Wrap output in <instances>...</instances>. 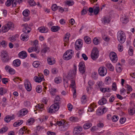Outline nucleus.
I'll list each match as a JSON object with an SVG mask.
<instances>
[{
	"mask_svg": "<svg viewBox=\"0 0 135 135\" xmlns=\"http://www.w3.org/2000/svg\"><path fill=\"white\" fill-rule=\"evenodd\" d=\"M14 27V25L13 23L11 22H9L7 24L2 27V31L3 33H5L9 29L12 30Z\"/></svg>",
	"mask_w": 135,
	"mask_h": 135,
	"instance_id": "1",
	"label": "nucleus"
},
{
	"mask_svg": "<svg viewBox=\"0 0 135 135\" xmlns=\"http://www.w3.org/2000/svg\"><path fill=\"white\" fill-rule=\"evenodd\" d=\"M76 68L75 64L74 65V69L73 70H70L68 73L66 78L69 79H73L75 77L76 74Z\"/></svg>",
	"mask_w": 135,
	"mask_h": 135,
	"instance_id": "2",
	"label": "nucleus"
},
{
	"mask_svg": "<svg viewBox=\"0 0 135 135\" xmlns=\"http://www.w3.org/2000/svg\"><path fill=\"white\" fill-rule=\"evenodd\" d=\"M1 54L2 60L3 62H8L10 61L11 58H9L7 52L6 51H2Z\"/></svg>",
	"mask_w": 135,
	"mask_h": 135,
	"instance_id": "3",
	"label": "nucleus"
},
{
	"mask_svg": "<svg viewBox=\"0 0 135 135\" xmlns=\"http://www.w3.org/2000/svg\"><path fill=\"white\" fill-rule=\"evenodd\" d=\"M73 53L74 52L72 50H69L67 51L64 54V59L66 60H69L72 58Z\"/></svg>",
	"mask_w": 135,
	"mask_h": 135,
	"instance_id": "4",
	"label": "nucleus"
},
{
	"mask_svg": "<svg viewBox=\"0 0 135 135\" xmlns=\"http://www.w3.org/2000/svg\"><path fill=\"white\" fill-rule=\"evenodd\" d=\"M99 55V51L97 48H94L92 50L91 54V57L93 60L97 58Z\"/></svg>",
	"mask_w": 135,
	"mask_h": 135,
	"instance_id": "5",
	"label": "nucleus"
},
{
	"mask_svg": "<svg viewBox=\"0 0 135 135\" xmlns=\"http://www.w3.org/2000/svg\"><path fill=\"white\" fill-rule=\"evenodd\" d=\"M59 108V106L53 104L50 107L49 110V112L50 113H55L58 110Z\"/></svg>",
	"mask_w": 135,
	"mask_h": 135,
	"instance_id": "6",
	"label": "nucleus"
},
{
	"mask_svg": "<svg viewBox=\"0 0 135 135\" xmlns=\"http://www.w3.org/2000/svg\"><path fill=\"white\" fill-rule=\"evenodd\" d=\"M75 48L76 50H79L82 47L83 42L82 40L80 39H78L76 41L75 43Z\"/></svg>",
	"mask_w": 135,
	"mask_h": 135,
	"instance_id": "7",
	"label": "nucleus"
},
{
	"mask_svg": "<svg viewBox=\"0 0 135 135\" xmlns=\"http://www.w3.org/2000/svg\"><path fill=\"white\" fill-rule=\"evenodd\" d=\"M98 72L99 75L101 76H105L107 73L106 69L104 67H100L99 69Z\"/></svg>",
	"mask_w": 135,
	"mask_h": 135,
	"instance_id": "8",
	"label": "nucleus"
},
{
	"mask_svg": "<svg viewBox=\"0 0 135 135\" xmlns=\"http://www.w3.org/2000/svg\"><path fill=\"white\" fill-rule=\"evenodd\" d=\"M21 26L23 27V31L24 33H28L31 30V28L28 26V25L27 23L22 24Z\"/></svg>",
	"mask_w": 135,
	"mask_h": 135,
	"instance_id": "9",
	"label": "nucleus"
},
{
	"mask_svg": "<svg viewBox=\"0 0 135 135\" xmlns=\"http://www.w3.org/2000/svg\"><path fill=\"white\" fill-rule=\"evenodd\" d=\"M79 70L80 72L82 74L85 72V67L84 63L83 62H80L79 65Z\"/></svg>",
	"mask_w": 135,
	"mask_h": 135,
	"instance_id": "10",
	"label": "nucleus"
},
{
	"mask_svg": "<svg viewBox=\"0 0 135 135\" xmlns=\"http://www.w3.org/2000/svg\"><path fill=\"white\" fill-rule=\"evenodd\" d=\"M108 108L104 107L103 109L99 108L98 109L97 112L96 114L98 115H100L105 113L107 110Z\"/></svg>",
	"mask_w": 135,
	"mask_h": 135,
	"instance_id": "11",
	"label": "nucleus"
},
{
	"mask_svg": "<svg viewBox=\"0 0 135 135\" xmlns=\"http://www.w3.org/2000/svg\"><path fill=\"white\" fill-rule=\"evenodd\" d=\"M109 57L111 60L113 62H115L117 60L116 54L113 52H111L109 55Z\"/></svg>",
	"mask_w": 135,
	"mask_h": 135,
	"instance_id": "12",
	"label": "nucleus"
},
{
	"mask_svg": "<svg viewBox=\"0 0 135 135\" xmlns=\"http://www.w3.org/2000/svg\"><path fill=\"white\" fill-rule=\"evenodd\" d=\"M24 84L26 90L28 91H30L31 90L32 87L30 81L27 80H26Z\"/></svg>",
	"mask_w": 135,
	"mask_h": 135,
	"instance_id": "13",
	"label": "nucleus"
},
{
	"mask_svg": "<svg viewBox=\"0 0 135 135\" xmlns=\"http://www.w3.org/2000/svg\"><path fill=\"white\" fill-rule=\"evenodd\" d=\"M38 46L32 47H30L28 49V51L29 53H31L33 51H37V53H38L40 51V50L38 49Z\"/></svg>",
	"mask_w": 135,
	"mask_h": 135,
	"instance_id": "14",
	"label": "nucleus"
},
{
	"mask_svg": "<svg viewBox=\"0 0 135 135\" xmlns=\"http://www.w3.org/2000/svg\"><path fill=\"white\" fill-rule=\"evenodd\" d=\"M125 34H120L118 37V39L121 43H123L125 41L126 39Z\"/></svg>",
	"mask_w": 135,
	"mask_h": 135,
	"instance_id": "15",
	"label": "nucleus"
},
{
	"mask_svg": "<svg viewBox=\"0 0 135 135\" xmlns=\"http://www.w3.org/2000/svg\"><path fill=\"white\" fill-rule=\"evenodd\" d=\"M28 112L26 108H23L20 110L18 114V117L23 116L26 114Z\"/></svg>",
	"mask_w": 135,
	"mask_h": 135,
	"instance_id": "16",
	"label": "nucleus"
},
{
	"mask_svg": "<svg viewBox=\"0 0 135 135\" xmlns=\"http://www.w3.org/2000/svg\"><path fill=\"white\" fill-rule=\"evenodd\" d=\"M18 55L19 57L23 59L27 57V54L25 51H22L19 53Z\"/></svg>",
	"mask_w": 135,
	"mask_h": 135,
	"instance_id": "17",
	"label": "nucleus"
},
{
	"mask_svg": "<svg viewBox=\"0 0 135 135\" xmlns=\"http://www.w3.org/2000/svg\"><path fill=\"white\" fill-rule=\"evenodd\" d=\"M38 30L42 33H46L48 32L49 30L48 28L44 27H39Z\"/></svg>",
	"mask_w": 135,
	"mask_h": 135,
	"instance_id": "18",
	"label": "nucleus"
},
{
	"mask_svg": "<svg viewBox=\"0 0 135 135\" xmlns=\"http://www.w3.org/2000/svg\"><path fill=\"white\" fill-rule=\"evenodd\" d=\"M102 23L104 24L106 23H109L110 21L109 18L107 16H105L102 18Z\"/></svg>",
	"mask_w": 135,
	"mask_h": 135,
	"instance_id": "19",
	"label": "nucleus"
},
{
	"mask_svg": "<svg viewBox=\"0 0 135 135\" xmlns=\"http://www.w3.org/2000/svg\"><path fill=\"white\" fill-rule=\"evenodd\" d=\"M60 99V97L58 95L56 96L54 100V104L59 106V105L61 103V101Z\"/></svg>",
	"mask_w": 135,
	"mask_h": 135,
	"instance_id": "20",
	"label": "nucleus"
},
{
	"mask_svg": "<svg viewBox=\"0 0 135 135\" xmlns=\"http://www.w3.org/2000/svg\"><path fill=\"white\" fill-rule=\"evenodd\" d=\"M70 36V34H65L64 36V46H66L67 44L66 43H68L69 41V37Z\"/></svg>",
	"mask_w": 135,
	"mask_h": 135,
	"instance_id": "21",
	"label": "nucleus"
},
{
	"mask_svg": "<svg viewBox=\"0 0 135 135\" xmlns=\"http://www.w3.org/2000/svg\"><path fill=\"white\" fill-rule=\"evenodd\" d=\"M82 130V128L81 127H78L74 128V132L75 134H78Z\"/></svg>",
	"mask_w": 135,
	"mask_h": 135,
	"instance_id": "22",
	"label": "nucleus"
},
{
	"mask_svg": "<svg viewBox=\"0 0 135 135\" xmlns=\"http://www.w3.org/2000/svg\"><path fill=\"white\" fill-rule=\"evenodd\" d=\"M120 20L122 23L124 24H127L129 21V18L126 16L122 17Z\"/></svg>",
	"mask_w": 135,
	"mask_h": 135,
	"instance_id": "23",
	"label": "nucleus"
},
{
	"mask_svg": "<svg viewBox=\"0 0 135 135\" xmlns=\"http://www.w3.org/2000/svg\"><path fill=\"white\" fill-rule=\"evenodd\" d=\"M44 105L43 104H39L35 106L37 110H39L40 112H42L44 110Z\"/></svg>",
	"mask_w": 135,
	"mask_h": 135,
	"instance_id": "24",
	"label": "nucleus"
},
{
	"mask_svg": "<svg viewBox=\"0 0 135 135\" xmlns=\"http://www.w3.org/2000/svg\"><path fill=\"white\" fill-rule=\"evenodd\" d=\"M15 118L14 115H13L12 116L10 117L9 115L7 116L4 118V121L7 123L9 122L11 119H13Z\"/></svg>",
	"mask_w": 135,
	"mask_h": 135,
	"instance_id": "25",
	"label": "nucleus"
},
{
	"mask_svg": "<svg viewBox=\"0 0 135 135\" xmlns=\"http://www.w3.org/2000/svg\"><path fill=\"white\" fill-rule=\"evenodd\" d=\"M44 48L41 50V52L44 53H45L46 52L50 51V48L48 47L46 44H44Z\"/></svg>",
	"mask_w": 135,
	"mask_h": 135,
	"instance_id": "26",
	"label": "nucleus"
},
{
	"mask_svg": "<svg viewBox=\"0 0 135 135\" xmlns=\"http://www.w3.org/2000/svg\"><path fill=\"white\" fill-rule=\"evenodd\" d=\"M107 102V100L104 97H103L99 100L98 103L99 105H103L105 104Z\"/></svg>",
	"mask_w": 135,
	"mask_h": 135,
	"instance_id": "27",
	"label": "nucleus"
},
{
	"mask_svg": "<svg viewBox=\"0 0 135 135\" xmlns=\"http://www.w3.org/2000/svg\"><path fill=\"white\" fill-rule=\"evenodd\" d=\"M60 28L58 26H53L51 28V31L54 32H56L58 31Z\"/></svg>",
	"mask_w": 135,
	"mask_h": 135,
	"instance_id": "28",
	"label": "nucleus"
},
{
	"mask_svg": "<svg viewBox=\"0 0 135 135\" xmlns=\"http://www.w3.org/2000/svg\"><path fill=\"white\" fill-rule=\"evenodd\" d=\"M13 63L14 66L18 67L20 65L21 61L19 59H17L14 60Z\"/></svg>",
	"mask_w": 135,
	"mask_h": 135,
	"instance_id": "29",
	"label": "nucleus"
},
{
	"mask_svg": "<svg viewBox=\"0 0 135 135\" xmlns=\"http://www.w3.org/2000/svg\"><path fill=\"white\" fill-rule=\"evenodd\" d=\"M65 122L63 120H61L57 121L56 123H55V125H58L59 126H61L64 125Z\"/></svg>",
	"mask_w": 135,
	"mask_h": 135,
	"instance_id": "30",
	"label": "nucleus"
},
{
	"mask_svg": "<svg viewBox=\"0 0 135 135\" xmlns=\"http://www.w3.org/2000/svg\"><path fill=\"white\" fill-rule=\"evenodd\" d=\"M20 38L22 40L24 41H27L28 39L27 34H21Z\"/></svg>",
	"mask_w": 135,
	"mask_h": 135,
	"instance_id": "31",
	"label": "nucleus"
},
{
	"mask_svg": "<svg viewBox=\"0 0 135 135\" xmlns=\"http://www.w3.org/2000/svg\"><path fill=\"white\" fill-rule=\"evenodd\" d=\"M92 126V124L90 123H88L85 124L83 126V128L84 129H87Z\"/></svg>",
	"mask_w": 135,
	"mask_h": 135,
	"instance_id": "32",
	"label": "nucleus"
},
{
	"mask_svg": "<svg viewBox=\"0 0 135 135\" xmlns=\"http://www.w3.org/2000/svg\"><path fill=\"white\" fill-rule=\"evenodd\" d=\"M23 121L22 120H20L14 123L13 124V126L15 127H17L21 125L23 123Z\"/></svg>",
	"mask_w": 135,
	"mask_h": 135,
	"instance_id": "33",
	"label": "nucleus"
},
{
	"mask_svg": "<svg viewBox=\"0 0 135 135\" xmlns=\"http://www.w3.org/2000/svg\"><path fill=\"white\" fill-rule=\"evenodd\" d=\"M106 66L111 71H113L114 68L112 65L110 63H107L106 64Z\"/></svg>",
	"mask_w": 135,
	"mask_h": 135,
	"instance_id": "34",
	"label": "nucleus"
},
{
	"mask_svg": "<svg viewBox=\"0 0 135 135\" xmlns=\"http://www.w3.org/2000/svg\"><path fill=\"white\" fill-rule=\"evenodd\" d=\"M128 113L129 115H133L135 113V109L134 108H130L128 110Z\"/></svg>",
	"mask_w": 135,
	"mask_h": 135,
	"instance_id": "35",
	"label": "nucleus"
},
{
	"mask_svg": "<svg viewBox=\"0 0 135 135\" xmlns=\"http://www.w3.org/2000/svg\"><path fill=\"white\" fill-rule=\"evenodd\" d=\"M100 91L103 93H105L106 92H109L110 91V89L109 88H100Z\"/></svg>",
	"mask_w": 135,
	"mask_h": 135,
	"instance_id": "36",
	"label": "nucleus"
},
{
	"mask_svg": "<svg viewBox=\"0 0 135 135\" xmlns=\"http://www.w3.org/2000/svg\"><path fill=\"white\" fill-rule=\"evenodd\" d=\"M30 14V11L27 9L24 10L23 12V14L25 17L28 16Z\"/></svg>",
	"mask_w": 135,
	"mask_h": 135,
	"instance_id": "37",
	"label": "nucleus"
},
{
	"mask_svg": "<svg viewBox=\"0 0 135 135\" xmlns=\"http://www.w3.org/2000/svg\"><path fill=\"white\" fill-rule=\"evenodd\" d=\"M48 63L50 65H52L55 63V61L53 59L51 58H48L47 59Z\"/></svg>",
	"mask_w": 135,
	"mask_h": 135,
	"instance_id": "38",
	"label": "nucleus"
},
{
	"mask_svg": "<svg viewBox=\"0 0 135 135\" xmlns=\"http://www.w3.org/2000/svg\"><path fill=\"white\" fill-rule=\"evenodd\" d=\"M84 40L85 42L88 44H89L91 42L90 38L88 36H86L84 37Z\"/></svg>",
	"mask_w": 135,
	"mask_h": 135,
	"instance_id": "39",
	"label": "nucleus"
},
{
	"mask_svg": "<svg viewBox=\"0 0 135 135\" xmlns=\"http://www.w3.org/2000/svg\"><path fill=\"white\" fill-rule=\"evenodd\" d=\"M50 94L52 96H54L56 92V90L54 88H51L50 89Z\"/></svg>",
	"mask_w": 135,
	"mask_h": 135,
	"instance_id": "40",
	"label": "nucleus"
},
{
	"mask_svg": "<svg viewBox=\"0 0 135 135\" xmlns=\"http://www.w3.org/2000/svg\"><path fill=\"white\" fill-rule=\"evenodd\" d=\"M40 62L38 61H34L33 63V67L35 68L38 67L40 64Z\"/></svg>",
	"mask_w": 135,
	"mask_h": 135,
	"instance_id": "41",
	"label": "nucleus"
},
{
	"mask_svg": "<svg viewBox=\"0 0 135 135\" xmlns=\"http://www.w3.org/2000/svg\"><path fill=\"white\" fill-rule=\"evenodd\" d=\"M7 91V90L6 89H4L3 88H0V94L3 95L5 94Z\"/></svg>",
	"mask_w": 135,
	"mask_h": 135,
	"instance_id": "42",
	"label": "nucleus"
},
{
	"mask_svg": "<svg viewBox=\"0 0 135 135\" xmlns=\"http://www.w3.org/2000/svg\"><path fill=\"white\" fill-rule=\"evenodd\" d=\"M42 78L40 77L35 76L34 78V79L35 81L39 83L41 82L42 80Z\"/></svg>",
	"mask_w": 135,
	"mask_h": 135,
	"instance_id": "43",
	"label": "nucleus"
},
{
	"mask_svg": "<svg viewBox=\"0 0 135 135\" xmlns=\"http://www.w3.org/2000/svg\"><path fill=\"white\" fill-rule=\"evenodd\" d=\"M126 87L127 88V91H128L127 92V94H129V92L132 90V89L131 86L129 85H126Z\"/></svg>",
	"mask_w": 135,
	"mask_h": 135,
	"instance_id": "44",
	"label": "nucleus"
},
{
	"mask_svg": "<svg viewBox=\"0 0 135 135\" xmlns=\"http://www.w3.org/2000/svg\"><path fill=\"white\" fill-rule=\"evenodd\" d=\"M71 82L70 86L73 89L76 88L75 83V80L72 79L71 80Z\"/></svg>",
	"mask_w": 135,
	"mask_h": 135,
	"instance_id": "45",
	"label": "nucleus"
},
{
	"mask_svg": "<svg viewBox=\"0 0 135 135\" xmlns=\"http://www.w3.org/2000/svg\"><path fill=\"white\" fill-rule=\"evenodd\" d=\"M100 8L99 7H96L94 9L93 12L95 15L98 14Z\"/></svg>",
	"mask_w": 135,
	"mask_h": 135,
	"instance_id": "46",
	"label": "nucleus"
},
{
	"mask_svg": "<svg viewBox=\"0 0 135 135\" xmlns=\"http://www.w3.org/2000/svg\"><path fill=\"white\" fill-rule=\"evenodd\" d=\"M41 86L40 85H38L36 87V91L38 93H40L42 90Z\"/></svg>",
	"mask_w": 135,
	"mask_h": 135,
	"instance_id": "47",
	"label": "nucleus"
},
{
	"mask_svg": "<svg viewBox=\"0 0 135 135\" xmlns=\"http://www.w3.org/2000/svg\"><path fill=\"white\" fill-rule=\"evenodd\" d=\"M8 129L6 127H4L1 129H0V133H3L6 132Z\"/></svg>",
	"mask_w": 135,
	"mask_h": 135,
	"instance_id": "48",
	"label": "nucleus"
},
{
	"mask_svg": "<svg viewBox=\"0 0 135 135\" xmlns=\"http://www.w3.org/2000/svg\"><path fill=\"white\" fill-rule=\"evenodd\" d=\"M69 120L72 122H77L78 120V118L76 117H71L70 118Z\"/></svg>",
	"mask_w": 135,
	"mask_h": 135,
	"instance_id": "49",
	"label": "nucleus"
},
{
	"mask_svg": "<svg viewBox=\"0 0 135 135\" xmlns=\"http://www.w3.org/2000/svg\"><path fill=\"white\" fill-rule=\"evenodd\" d=\"M51 8L52 11H55L58 9V6H57L56 4H54L52 5Z\"/></svg>",
	"mask_w": 135,
	"mask_h": 135,
	"instance_id": "50",
	"label": "nucleus"
},
{
	"mask_svg": "<svg viewBox=\"0 0 135 135\" xmlns=\"http://www.w3.org/2000/svg\"><path fill=\"white\" fill-rule=\"evenodd\" d=\"M111 81V79L109 77H107L105 80V82L106 84H109L110 83Z\"/></svg>",
	"mask_w": 135,
	"mask_h": 135,
	"instance_id": "51",
	"label": "nucleus"
},
{
	"mask_svg": "<svg viewBox=\"0 0 135 135\" xmlns=\"http://www.w3.org/2000/svg\"><path fill=\"white\" fill-rule=\"evenodd\" d=\"M34 119L33 118H31L28 120L27 123V125H29L32 124L34 122Z\"/></svg>",
	"mask_w": 135,
	"mask_h": 135,
	"instance_id": "52",
	"label": "nucleus"
},
{
	"mask_svg": "<svg viewBox=\"0 0 135 135\" xmlns=\"http://www.w3.org/2000/svg\"><path fill=\"white\" fill-rule=\"evenodd\" d=\"M128 52L130 55L132 56L133 55V50L131 46H130Z\"/></svg>",
	"mask_w": 135,
	"mask_h": 135,
	"instance_id": "53",
	"label": "nucleus"
},
{
	"mask_svg": "<svg viewBox=\"0 0 135 135\" xmlns=\"http://www.w3.org/2000/svg\"><path fill=\"white\" fill-rule=\"evenodd\" d=\"M28 2L30 4L31 6H34L36 4V3L33 0L29 1Z\"/></svg>",
	"mask_w": 135,
	"mask_h": 135,
	"instance_id": "54",
	"label": "nucleus"
},
{
	"mask_svg": "<svg viewBox=\"0 0 135 135\" xmlns=\"http://www.w3.org/2000/svg\"><path fill=\"white\" fill-rule=\"evenodd\" d=\"M12 0H7L5 4L7 7H9L11 6L12 4Z\"/></svg>",
	"mask_w": 135,
	"mask_h": 135,
	"instance_id": "55",
	"label": "nucleus"
},
{
	"mask_svg": "<svg viewBox=\"0 0 135 135\" xmlns=\"http://www.w3.org/2000/svg\"><path fill=\"white\" fill-rule=\"evenodd\" d=\"M86 101V96L85 95H83L81 98V102L82 103L84 104L85 103Z\"/></svg>",
	"mask_w": 135,
	"mask_h": 135,
	"instance_id": "56",
	"label": "nucleus"
},
{
	"mask_svg": "<svg viewBox=\"0 0 135 135\" xmlns=\"http://www.w3.org/2000/svg\"><path fill=\"white\" fill-rule=\"evenodd\" d=\"M9 40L13 42L16 40V37L15 35L10 36L9 38Z\"/></svg>",
	"mask_w": 135,
	"mask_h": 135,
	"instance_id": "57",
	"label": "nucleus"
},
{
	"mask_svg": "<svg viewBox=\"0 0 135 135\" xmlns=\"http://www.w3.org/2000/svg\"><path fill=\"white\" fill-rule=\"evenodd\" d=\"M93 42L94 44L96 45H98L99 43V40L96 37L94 38L93 40Z\"/></svg>",
	"mask_w": 135,
	"mask_h": 135,
	"instance_id": "58",
	"label": "nucleus"
},
{
	"mask_svg": "<svg viewBox=\"0 0 135 135\" xmlns=\"http://www.w3.org/2000/svg\"><path fill=\"white\" fill-rule=\"evenodd\" d=\"M92 77L95 80L96 79L98 78L97 73L95 72H94L92 75Z\"/></svg>",
	"mask_w": 135,
	"mask_h": 135,
	"instance_id": "59",
	"label": "nucleus"
},
{
	"mask_svg": "<svg viewBox=\"0 0 135 135\" xmlns=\"http://www.w3.org/2000/svg\"><path fill=\"white\" fill-rule=\"evenodd\" d=\"M8 71L9 73L11 74H14L15 72V70L11 68L8 70Z\"/></svg>",
	"mask_w": 135,
	"mask_h": 135,
	"instance_id": "60",
	"label": "nucleus"
},
{
	"mask_svg": "<svg viewBox=\"0 0 135 135\" xmlns=\"http://www.w3.org/2000/svg\"><path fill=\"white\" fill-rule=\"evenodd\" d=\"M25 127H24L22 128H21L19 131V132L20 134H23L25 131Z\"/></svg>",
	"mask_w": 135,
	"mask_h": 135,
	"instance_id": "61",
	"label": "nucleus"
},
{
	"mask_svg": "<svg viewBox=\"0 0 135 135\" xmlns=\"http://www.w3.org/2000/svg\"><path fill=\"white\" fill-rule=\"evenodd\" d=\"M98 129V127L96 126L92 127L90 129L91 131L92 132H94L97 131Z\"/></svg>",
	"mask_w": 135,
	"mask_h": 135,
	"instance_id": "62",
	"label": "nucleus"
},
{
	"mask_svg": "<svg viewBox=\"0 0 135 135\" xmlns=\"http://www.w3.org/2000/svg\"><path fill=\"white\" fill-rule=\"evenodd\" d=\"M67 107L69 110L70 111H72V110L73 108V105L70 103H69L68 104Z\"/></svg>",
	"mask_w": 135,
	"mask_h": 135,
	"instance_id": "63",
	"label": "nucleus"
},
{
	"mask_svg": "<svg viewBox=\"0 0 135 135\" xmlns=\"http://www.w3.org/2000/svg\"><path fill=\"white\" fill-rule=\"evenodd\" d=\"M118 118L117 116L115 115L113 116L112 118V120L113 121L116 122L118 120Z\"/></svg>",
	"mask_w": 135,
	"mask_h": 135,
	"instance_id": "64",
	"label": "nucleus"
}]
</instances>
